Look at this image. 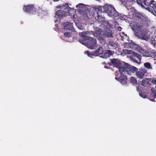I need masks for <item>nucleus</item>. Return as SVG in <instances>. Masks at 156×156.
I'll list each match as a JSON object with an SVG mask.
<instances>
[{"label":"nucleus","mask_w":156,"mask_h":156,"mask_svg":"<svg viewBox=\"0 0 156 156\" xmlns=\"http://www.w3.org/2000/svg\"><path fill=\"white\" fill-rule=\"evenodd\" d=\"M107 53H105L104 55V56H105V55H107V57H109L110 56V55L111 54H110V52H111V51L109 50L108 51Z\"/></svg>","instance_id":"30"},{"label":"nucleus","mask_w":156,"mask_h":156,"mask_svg":"<svg viewBox=\"0 0 156 156\" xmlns=\"http://www.w3.org/2000/svg\"><path fill=\"white\" fill-rule=\"evenodd\" d=\"M109 44L110 46H113L115 48H116L117 47V44L112 42H110Z\"/></svg>","instance_id":"28"},{"label":"nucleus","mask_w":156,"mask_h":156,"mask_svg":"<svg viewBox=\"0 0 156 156\" xmlns=\"http://www.w3.org/2000/svg\"><path fill=\"white\" fill-rule=\"evenodd\" d=\"M131 54H133V56L131 57V60L134 62H135L138 64H140V62L141 61V55L136 53L133 51Z\"/></svg>","instance_id":"10"},{"label":"nucleus","mask_w":156,"mask_h":156,"mask_svg":"<svg viewBox=\"0 0 156 156\" xmlns=\"http://www.w3.org/2000/svg\"><path fill=\"white\" fill-rule=\"evenodd\" d=\"M63 25L65 30H69L72 31H73L74 30L73 23L71 22H66L63 23Z\"/></svg>","instance_id":"12"},{"label":"nucleus","mask_w":156,"mask_h":156,"mask_svg":"<svg viewBox=\"0 0 156 156\" xmlns=\"http://www.w3.org/2000/svg\"><path fill=\"white\" fill-rule=\"evenodd\" d=\"M120 36L122 37V40L124 41V39L127 38V36L126 34H125L124 33L122 32L120 33Z\"/></svg>","instance_id":"23"},{"label":"nucleus","mask_w":156,"mask_h":156,"mask_svg":"<svg viewBox=\"0 0 156 156\" xmlns=\"http://www.w3.org/2000/svg\"><path fill=\"white\" fill-rule=\"evenodd\" d=\"M144 66L148 69H151V68L150 64L149 62H146L144 64Z\"/></svg>","instance_id":"24"},{"label":"nucleus","mask_w":156,"mask_h":156,"mask_svg":"<svg viewBox=\"0 0 156 156\" xmlns=\"http://www.w3.org/2000/svg\"><path fill=\"white\" fill-rule=\"evenodd\" d=\"M93 35L94 36L98 38L100 37L101 35V30L99 29L98 31H95L93 32Z\"/></svg>","instance_id":"18"},{"label":"nucleus","mask_w":156,"mask_h":156,"mask_svg":"<svg viewBox=\"0 0 156 156\" xmlns=\"http://www.w3.org/2000/svg\"><path fill=\"white\" fill-rule=\"evenodd\" d=\"M98 15L97 17H95V19L98 22H103L105 20V18L102 17V16L100 15H99V13L97 12Z\"/></svg>","instance_id":"17"},{"label":"nucleus","mask_w":156,"mask_h":156,"mask_svg":"<svg viewBox=\"0 0 156 156\" xmlns=\"http://www.w3.org/2000/svg\"><path fill=\"white\" fill-rule=\"evenodd\" d=\"M132 52V51L131 50H128L127 49L123 50L122 51V54H130Z\"/></svg>","instance_id":"21"},{"label":"nucleus","mask_w":156,"mask_h":156,"mask_svg":"<svg viewBox=\"0 0 156 156\" xmlns=\"http://www.w3.org/2000/svg\"><path fill=\"white\" fill-rule=\"evenodd\" d=\"M69 7L68 5H67V6L66 7L65 6H62V9H64L65 11H64L62 9L58 10L55 13L56 16L58 17L60 19L65 17L67 13L66 12L69 11Z\"/></svg>","instance_id":"7"},{"label":"nucleus","mask_w":156,"mask_h":156,"mask_svg":"<svg viewBox=\"0 0 156 156\" xmlns=\"http://www.w3.org/2000/svg\"><path fill=\"white\" fill-rule=\"evenodd\" d=\"M23 11L27 13L34 14L37 12V9L34 5H24L23 8Z\"/></svg>","instance_id":"6"},{"label":"nucleus","mask_w":156,"mask_h":156,"mask_svg":"<svg viewBox=\"0 0 156 156\" xmlns=\"http://www.w3.org/2000/svg\"><path fill=\"white\" fill-rule=\"evenodd\" d=\"M107 5H105L103 6H99L96 8L95 9L97 11L101 12H105V10L107 9Z\"/></svg>","instance_id":"15"},{"label":"nucleus","mask_w":156,"mask_h":156,"mask_svg":"<svg viewBox=\"0 0 156 156\" xmlns=\"http://www.w3.org/2000/svg\"><path fill=\"white\" fill-rule=\"evenodd\" d=\"M105 68H107V67H106V66H105Z\"/></svg>","instance_id":"39"},{"label":"nucleus","mask_w":156,"mask_h":156,"mask_svg":"<svg viewBox=\"0 0 156 156\" xmlns=\"http://www.w3.org/2000/svg\"><path fill=\"white\" fill-rule=\"evenodd\" d=\"M104 49L101 47H100L95 51L90 52L89 51L85 52V54L87 55L88 56L93 58V56H97L103 53Z\"/></svg>","instance_id":"9"},{"label":"nucleus","mask_w":156,"mask_h":156,"mask_svg":"<svg viewBox=\"0 0 156 156\" xmlns=\"http://www.w3.org/2000/svg\"><path fill=\"white\" fill-rule=\"evenodd\" d=\"M105 12L110 16L116 17L119 16L118 13L116 11L114 7L111 5H108Z\"/></svg>","instance_id":"8"},{"label":"nucleus","mask_w":156,"mask_h":156,"mask_svg":"<svg viewBox=\"0 0 156 156\" xmlns=\"http://www.w3.org/2000/svg\"><path fill=\"white\" fill-rule=\"evenodd\" d=\"M64 35L66 37H69L71 36L70 33L68 32H65L64 33Z\"/></svg>","instance_id":"27"},{"label":"nucleus","mask_w":156,"mask_h":156,"mask_svg":"<svg viewBox=\"0 0 156 156\" xmlns=\"http://www.w3.org/2000/svg\"><path fill=\"white\" fill-rule=\"evenodd\" d=\"M130 81L132 83L136 84L137 83L136 80L133 77H131L130 79Z\"/></svg>","instance_id":"22"},{"label":"nucleus","mask_w":156,"mask_h":156,"mask_svg":"<svg viewBox=\"0 0 156 156\" xmlns=\"http://www.w3.org/2000/svg\"><path fill=\"white\" fill-rule=\"evenodd\" d=\"M151 95L154 98H155L156 97V90L154 88H151Z\"/></svg>","instance_id":"20"},{"label":"nucleus","mask_w":156,"mask_h":156,"mask_svg":"<svg viewBox=\"0 0 156 156\" xmlns=\"http://www.w3.org/2000/svg\"><path fill=\"white\" fill-rule=\"evenodd\" d=\"M149 53V55L152 57L154 58L156 56V51L155 50H151Z\"/></svg>","instance_id":"19"},{"label":"nucleus","mask_w":156,"mask_h":156,"mask_svg":"<svg viewBox=\"0 0 156 156\" xmlns=\"http://www.w3.org/2000/svg\"><path fill=\"white\" fill-rule=\"evenodd\" d=\"M132 30L134 32L135 36L138 38L143 40L148 39L147 33L143 25L136 20L130 24Z\"/></svg>","instance_id":"1"},{"label":"nucleus","mask_w":156,"mask_h":156,"mask_svg":"<svg viewBox=\"0 0 156 156\" xmlns=\"http://www.w3.org/2000/svg\"><path fill=\"white\" fill-rule=\"evenodd\" d=\"M155 42V41H154H154H153L152 42V43H153V44H154V45L156 44V43Z\"/></svg>","instance_id":"36"},{"label":"nucleus","mask_w":156,"mask_h":156,"mask_svg":"<svg viewBox=\"0 0 156 156\" xmlns=\"http://www.w3.org/2000/svg\"><path fill=\"white\" fill-rule=\"evenodd\" d=\"M150 80H151V79H150L146 78L144 79L142 81V82L141 83V85L142 86L145 87L149 86L151 84L150 83Z\"/></svg>","instance_id":"14"},{"label":"nucleus","mask_w":156,"mask_h":156,"mask_svg":"<svg viewBox=\"0 0 156 156\" xmlns=\"http://www.w3.org/2000/svg\"><path fill=\"white\" fill-rule=\"evenodd\" d=\"M104 35L108 38L113 37V34L112 31L109 30L108 31H105L104 33Z\"/></svg>","instance_id":"16"},{"label":"nucleus","mask_w":156,"mask_h":156,"mask_svg":"<svg viewBox=\"0 0 156 156\" xmlns=\"http://www.w3.org/2000/svg\"><path fill=\"white\" fill-rule=\"evenodd\" d=\"M122 72H124L127 74H130L131 73H134L136 72L138 69L136 67L133 66H130L127 63H124V67H123Z\"/></svg>","instance_id":"4"},{"label":"nucleus","mask_w":156,"mask_h":156,"mask_svg":"<svg viewBox=\"0 0 156 156\" xmlns=\"http://www.w3.org/2000/svg\"><path fill=\"white\" fill-rule=\"evenodd\" d=\"M136 89L137 91L140 92V91H141V90L139 88V87H136Z\"/></svg>","instance_id":"33"},{"label":"nucleus","mask_w":156,"mask_h":156,"mask_svg":"<svg viewBox=\"0 0 156 156\" xmlns=\"http://www.w3.org/2000/svg\"><path fill=\"white\" fill-rule=\"evenodd\" d=\"M145 72L142 69H141L139 71H137L136 73L137 77L140 79H143L145 74Z\"/></svg>","instance_id":"13"},{"label":"nucleus","mask_w":156,"mask_h":156,"mask_svg":"<svg viewBox=\"0 0 156 156\" xmlns=\"http://www.w3.org/2000/svg\"><path fill=\"white\" fill-rule=\"evenodd\" d=\"M80 38L79 41L85 45L87 48L90 49L95 48L97 44V41L94 38L86 36L83 33L79 34Z\"/></svg>","instance_id":"2"},{"label":"nucleus","mask_w":156,"mask_h":156,"mask_svg":"<svg viewBox=\"0 0 156 156\" xmlns=\"http://www.w3.org/2000/svg\"><path fill=\"white\" fill-rule=\"evenodd\" d=\"M117 29L119 30L120 31H121V30L122 29V28L121 27L119 26L118 27Z\"/></svg>","instance_id":"34"},{"label":"nucleus","mask_w":156,"mask_h":156,"mask_svg":"<svg viewBox=\"0 0 156 156\" xmlns=\"http://www.w3.org/2000/svg\"><path fill=\"white\" fill-rule=\"evenodd\" d=\"M102 64H106V63L105 62H103Z\"/></svg>","instance_id":"38"},{"label":"nucleus","mask_w":156,"mask_h":156,"mask_svg":"<svg viewBox=\"0 0 156 156\" xmlns=\"http://www.w3.org/2000/svg\"><path fill=\"white\" fill-rule=\"evenodd\" d=\"M59 0H54V1L55 2H57L59 1Z\"/></svg>","instance_id":"37"},{"label":"nucleus","mask_w":156,"mask_h":156,"mask_svg":"<svg viewBox=\"0 0 156 156\" xmlns=\"http://www.w3.org/2000/svg\"><path fill=\"white\" fill-rule=\"evenodd\" d=\"M115 78L123 85H125L127 83V76L122 73H121V76L119 77H115Z\"/></svg>","instance_id":"11"},{"label":"nucleus","mask_w":156,"mask_h":156,"mask_svg":"<svg viewBox=\"0 0 156 156\" xmlns=\"http://www.w3.org/2000/svg\"><path fill=\"white\" fill-rule=\"evenodd\" d=\"M111 63H108L109 66L113 65L115 67L119 69L120 72L122 73L123 70V67H124V64H122L121 63L120 61L118 59H112L111 60Z\"/></svg>","instance_id":"5"},{"label":"nucleus","mask_w":156,"mask_h":156,"mask_svg":"<svg viewBox=\"0 0 156 156\" xmlns=\"http://www.w3.org/2000/svg\"><path fill=\"white\" fill-rule=\"evenodd\" d=\"M139 95L140 96L143 98H146L147 97V95L146 94V93L144 92H143L141 91L140 92Z\"/></svg>","instance_id":"25"},{"label":"nucleus","mask_w":156,"mask_h":156,"mask_svg":"<svg viewBox=\"0 0 156 156\" xmlns=\"http://www.w3.org/2000/svg\"><path fill=\"white\" fill-rule=\"evenodd\" d=\"M152 82L153 84H156V79L152 80Z\"/></svg>","instance_id":"31"},{"label":"nucleus","mask_w":156,"mask_h":156,"mask_svg":"<svg viewBox=\"0 0 156 156\" xmlns=\"http://www.w3.org/2000/svg\"><path fill=\"white\" fill-rule=\"evenodd\" d=\"M135 0H128V2H133Z\"/></svg>","instance_id":"35"},{"label":"nucleus","mask_w":156,"mask_h":156,"mask_svg":"<svg viewBox=\"0 0 156 156\" xmlns=\"http://www.w3.org/2000/svg\"><path fill=\"white\" fill-rule=\"evenodd\" d=\"M152 30V33L153 35L156 38V28L155 27H153Z\"/></svg>","instance_id":"26"},{"label":"nucleus","mask_w":156,"mask_h":156,"mask_svg":"<svg viewBox=\"0 0 156 156\" xmlns=\"http://www.w3.org/2000/svg\"><path fill=\"white\" fill-rule=\"evenodd\" d=\"M137 3L142 7L148 9L156 16V2L153 0H136Z\"/></svg>","instance_id":"3"},{"label":"nucleus","mask_w":156,"mask_h":156,"mask_svg":"<svg viewBox=\"0 0 156 156\" xmlns=\"http://www.w3.org/2000/svg\"><path fill=\"white\" fill-rule=\"evenodd\" d=\"M120 1L123 2H128V0H120Z\"/></svg>","instance_id":"32"},{"label":"nucleus","mask_w":156,"mask_h":156,"mask_svg":"<svg viewBox=\"0 0 156 156\" xmlns=\"http://www.w3.org/2000/svg\"><path fill=\"white\" fill-rule=\"evenodd\" d=\"M85 6V5L82 3H79L78 4H77L76 5V8H83L84 6Z\"/></svg>","instance_id":"29"}]
</instances>
